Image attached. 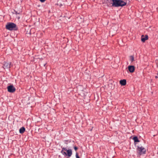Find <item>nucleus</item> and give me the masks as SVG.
Returning a JSON list of instances; mask_svg holds the SVG:
<instances>
[{
	"mask_svg": "<svg viewBox=\"0 0 158 158\" xmlns=\"http://www.w3.org/2000/svg\"><path fill=\"white\" fill-rule=\"evenodd\" d=\"M6 28L10 31L17 30L18 27L15 24L12 23H9L7 24L6 26Z\"/></svg>",
	"mask_w": 158,
	"mask_h": 158,
	"instance_id": "f03ea898",
	"label": "nucleus"
},
{
	"mask_svg": "<svg viewBox=\"0 0 158 158\" xmlns=\"http://www.w3.org/2000/svg\"><path fill=\"white\" fill-rule=\"evenodd\" d=\"M67 155L68 156L70 157L72 155V151L71 149H69L67 150Z\"/></svg>",
	"mask_w": 158,
	"mask_h": 158,
	"instance_id": "1a4fd4ad",
	"label": "nucleus"
},
{
	"mask_svg": "<svg viewBox=\"0 0 158 158\" xmlns=\"http://www.w3.org/2000/svg\"><path fill=\"white\" fill-rule=\"evenodd\" d=\"M62 149H63V151H67V150L66 149V148H62Z\"/></svg>",
	"mask_w": 158,
	"mask_h": 158,
	"instance_id": "4468645a",
	"label": "nucleus"
},
{
	"mask_svg": "<svg viewBox=\"0 0 158 158\" xmlns=\"http://www.w3.org/2000/svg\"><path fill=\"white\" fill-rule=\"evenodd\" d=\"M108 2L112 4V6L114 7L123 6L127 4L125 1L123 0H107Z\"/></svg>",
	"mask_w": 158,
	"mask_h": 158,
	"instance_id": "f257e3e1",
	"label": "nucleus"
},
{
	"mask_svg": "<svg viewBox=\"0 0 158 158\" xmlns=\"http://www.w3.org/2000/svg\"><path fill=\"white\" fill-rule=\"evenodd\" d=\"M62 154H63V155H67V153H66V152H63V153H62Z\"/></svg>",
	"mask_w": 158,
	"mask_h": 158,
	"instance_id": "2eb2a0df",
	"label": "nucleus"
},
{
	"mask_svg": "<svg viewBox=\"0 0 158 158\" xmlns=\"http://www.w3.org/2000/svg\"><path fill=\"white\" fill-rule=\"evenodd\" d=\"M10 67V64L9 63L5 62L3 65V68L4 69H8Z\"/></svg>",
	"mask_w": 158,
	"mask_h": 158,
	"instance_id": "423d86ee",
	"label": "nucleus"
},
{
	"mask_svg": "<svg viewBox=\"0 0 158 158\" xmlns=\"http://www.w3.org/2000/svg\"><path fill=\"white\" fill-rule=\"evenodd\" d=\"M133 139L134 140V142H139V141L138 139V138L137 137L135 136L133 138Z\"/></svg>",
	"mask_w": 158,
	"mask_h": 158,
	"instance_id": "9b49d317",
	"label": "nucleus"
},
{
	"mask_svg": "<svg viewBox=\"0 0 158 158\" xmlns=\"http://www.w3.org/2000/svg\"><path fill=\"white\" fill-rule=\"evenodd\" d=\"M146 152V149L143 147H138L137 148V152L139 155L145 153Z\"/></svg>",
	"mask_w": 158,
	"mask_h": 158,
	"instance_id": "7ed1b4c3",
	"label": "nucleus"
},
{
	"mask_svg": "<svg viewBox=\"0 0 158 158\" xmlns=\"http://www.w3.org/2000/svg\"><path fill=\"white\" fill-rule=\"evenodd\" d=\"M120 83L122 85H125L126 84V80L125 79L121 80L120 81Z\"/></svg>",
	"mask_w": 158,
	"mask_h": 158,
	"instance_id": "6e6552de",
	"label": "nucleus"
},
{
	"mask_svg": "<svg viewBox=\"0 0 158 158\" xmlns=\"http://www.w3.org/2000/svg\"><path fill=\"white\" fill-rule=\"evenodd\" d=\"M130 60L131 62H133L134 61V57L133 56H131L130 57Z\"/></svg>",
	"mask_w": 158,
	"mask_h": 158,
	"instance_id": "f8f14e48",
	"label": "nucleus"
},
{
	"mask_svg": "<svg viewBox=\"0 0 158 158\" xmlns=\"http://www.w3.org/2000/svg\"><path fill=\"white\" fill-rule=\"evenodd\" d=\"M76 158H79V157L78 156V154L77 153H76Z\"/></svg>",
	"mask_w": 158,
	"mask_h": 158,
	"instance_id": "ddd939ff",
	"label": "nucleus"
},
{
	"mask_svg": "<svg viewBox=\"0 0 158 158\" xmlns=\"http://www.w3.org/2000/svg\"><path fill=\"white\" fill-rule=\"evenodd\" d=\"M128 69L130 72L133 73L134 71L135 67L133 66H129L128 67Z\"/></svg>",
	"mask_w": 158,
	"mask_h": 158,
	"instance_id": "39448f33",
	"label": "nucleus"
},
{
	"mask_svg": "<svg viewBox=\"0 0 158 158\" xmlns=\"http://www.w3.org/2000/svg\"><path fill=\"white\" fill-rule=\"evenodd\" d=\"M148 35H146L144 36L143 35H142L141 36V40L142 41L144 42L146 40H148Z\"/></svg>",
	"mask_w": 158,
	"mask_h": 158,
	"instance_id": "0eeeda50",
	"label": "nucleus"
},
{
	"mask_svg": "<svg viewBox=\"0 0 158 158\" xmlns=\"http://www.w3.org/2000/svg\"><path fill=\"white\" fill-rule=\"evenodd\" d=\"M155 77L156 78H157L158 77H157V76H156Z\"/></svg>",
	"mask_w": 158,
	"mask_h": 158,
	"instance_id": "6ab92c4d",
	"label": "nucleus"
},
{
	"mask_svg": "<svg viewBox=\"0 0 158 158\" xmlns=\"http://www.w3.org/2000/svg\"><path fill=\"white\" fill-rule=\"evenodd\" d=\"M25 130V129L24 127H21L19 130V133L21 134H23Z\"/></svg>",
	"mask_w": 158,
	"mask_h": 158,
	"instance_id": "9d476101",
	"label": "nucleus"
},
{
	"mask_svg": "<svg viewBox=\"0 0 158 158\" xmlns=\"http://www.w3.org/2000/svg\"><path fill=\"white\" fill-rule=\"evenodd\" d=\"M74 148V149H75V151H77V149L78 148H77V147H76V146H75Z\"/></svg>",
	"mask_w": 158,
	"mask_h": 158,
	"instance_id": "dca6fc26",
	"label": "nucleus"
},
{
	"mask_svg": "<svg viewBox=\"0 0 158 158\" xmlns=\"http://www.w3.org/2000/svg\"><path fill=\"white\" fill-rule=\"evenodd\" d=\"M64 152V151L63 150V149H62V150L61 151V153H63V152Z\"/></svg>",
	"mask_w": 158,
	"mask_h": 158,
	"instance_id": "a211bd4d",
	"label": "nucleus"
},
{
	"mask_svg": "<svg viewBox=\"0 0 158 158\" xmlns=\"http://www.w3.org/2000/svg\"><path fill=\"white\" fill-rule=\"evenodd\" d=\"M8 91L10 93H13L16 90L15 88L13 85H10L7 86Z\"/></svg>",
	"mask_w": 158,
	"mask_h": 158,
	"instance_id": "20e7f679",
	"label": "nucleus"
},
{
	"mask_svg": "<svg viewBox=\"0 0 158 158\" xmlns=\"http://www.w3.org/2000/svg\"><path fill=\"white\" fill-rule=\"evenodd\" d=\"M40 1L42 2H44L46 1V0H40Z\"/></svg>",
	"mask_w": 158,
	"mask_h": 158,
	"instance_id": "f3484780",
	"label": "nucleus"
}]
</instances>
